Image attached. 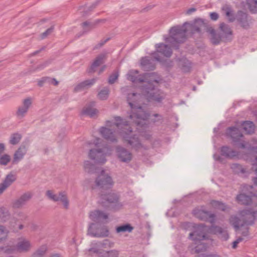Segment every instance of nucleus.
Listing matches in <instances>:
<instances>
[{
  "mask_svg": "<svg viewBox=\"0 0 257 257\" xmlns=\"http://www.w3.org/2000/svg\"><path fill=\"white\" fill-rule=\"evenodd\" d=\"M252 164V169L254 170L256 175H257V157L253 156V159L251 161Z\"/></svg>",
  "mask_w": 257,
  "mask_h": 257,
  "instance_id": "56",
  "label": "nucleus"
},
{
  "mask_svg": "<svg viewBox=\"0 0 257 257\" xmlns=\"http://www.w3.org/2000/svg\"><path fill=\"white\" fill-rule=\"evenodd\" d=\"M21 138L22 136L20 134L18 133L13 134L10 137L9 142L11 144L15 145L19 143Z\"/></svg>",
  "mask_w": 257,
  "mask_h": 257,
  "instance_id": "42",
  "label": "nucleus"
},
{
  "mask_svg": "<svg viewBox=\"0 0 257 257\" xmlns=\"http://www.w3.org/2000/svg\"><path fill=\"white\" fill-rule=\"evenodd\" d=\"M118 77V72H114L113 74H112L108 78V83L110 84H113L115 81L117 79Z\"/></svg>",
  "mask_w": 257,
  "mask_h": 257,
  "instance_id": "50",
  "label": "nucleus"
},
{
  "mask_svg": "<svg viewBox=\"0 0 257 257\" xmlns=\"http://www.w3.org/2000/svg\"><path fill=\"white\" fill-rule=\"evenodd\" d=\"M98 3L96 2L90 6H83L79 9L80 13H83V16H85L88 11H92L97 6Z\"/></svg>",
  "mask_w": 257,
  "mask_h": 257,
  "instance_id": "43",
  "label": "nucleus"
},
{
  "mask_svg": "<svg viewBox=\"0 0 257 257\" xmlns=\"http://www.w3.org/2000/svg\"><path fill=\"white\" fill-rule=\"evenodd\" d=\"M11 161V157L8 154H4L0 157V165L6 166Z\"/></svg>",
  "mask_w": 257,
  "mask_h": 257,
  "instance_id": "45",
  "label": "nucleus"
},
{
  "mask_svg": "<svg viewBox=\"0 0 257 257\" xmlns=\"http://www.w3.org/2000/svg\"><path fill=\"white\" fill-rule=\"evenodd\" d=\"M27 152V149L25 146H21L15 152L13 159L12 160L13 164H17L24 157Z\"/></svg>",
  "mask_w": 257,
  "mask_h": 257,
  "instance_id": "20",
  "label": "nucleus"
},
{
  "mask_svg": "<svg viewBox=\"0 0 257 257\" xmlns=\"http://www.w3.org/2000/svg\"><path fill=\"white\" fill-rule=\"evenodd\" d=\"M219 30L220 31V35L223 39L225 41H229L231 40L232 31L230 27L224 23H222L220 24Z\"/></svg>",
  "mask_w": 257,
  "mask_h": 257,
  "instance_id": "19",
  "label": "nucleus"
},
{
  "mask_svg": "<svg viewBox=\"0 0 257 257\" xmlns=\"http://www.w3.org/2000/svg\"><path fill=\"white\" fill-rule=\"evenodd\" d=\"M206 32L209 35L210 41L213 45H218L223 39L220 34L217 33L211 27L206 28Z\"/></svg>",
  "mask_w": 257,
  "mask_h": 257,
  "instance_id": "18",
  "label": "nucleus"
},
{
  "mask_svg": "<svg viewBox=\"0 0 257 257\" xmlns=\"http://www.w3.org/2000/svg\"><path fill=\"white\" fill-rule=\"evenodd\" d=\"M231 168L232 169H234L235 168L238 169V170H241L242 171L241 166L237 164H233L232 165Z\"/></svg>",
  "mask_w": 257,
  "mask_h": 257,
  "instance_id": "63",
  "label": "nucleus"
},
{
  "mask_svg": "<svg viewBox=\"0 0 257 257\" xmlns=\"http://www.w3.org/2000/svg\"><path fill=\"white\" fill-rule=\"evenodd\" d=\"M141 65L145 71L153 70L155 68L154 64L147 57L142 58L141 60Z\"/></svg>",
  "mask_w": 257,
  "mask_h": 257,
  "instance_id": "30",
  "label": "nucleus"
},
{
  "mask_svg": "<svg viewBox=\"0 0 257 257\" xmlns=\"http://www.w3.org/2000/svg\"><path fill=\"white\" fill-rule=\"evenodd\" d=\"M8 233L9 230L5 226L0 225V242L6 238Z\"/></svg>",
  "mask_w": 257,
  "mask_h": 257,
  "instance_id": "46",
  "label": "nucleus"
},
{
  "mask_svg": "<svg viewBox=\"0 0 257 257\" xmlns=\"http://www.w3.org/2000/svg\"><path fill=\"white\" fill-rule=\"evenodd\" d=\"M32 101L31 97H27L23 100L22 104L18 107L16 113L18 118L22 119L25 117L32 105Z\"/></svg>",
  "mask_w": 257,
  "mask_h": 257,
  "instance_id": "12",
  "label": "nucleus"
},
{
  "mask_svg": "<svg viewBox=\"0 0 257 257\" xmlns=\"http://www.w3.org/2000/svg\"><path fill=\"white\" fill-rule=\"evenodd\" d=\"M244 225H251L254 220L257 217V209H245L239 213Z\"/></svg>",
  "mask_w": 257,
  "mask_h": 257,
  "instance_id": "11",
  "label": "nucleus"
},
{
  "mask_svg": "<svg viewBox=\"0 0 257 257\" xmlns=\"http://www.w3.org/2000/svg\"><path fill=\"white\" fill-rule=\"evenodd\" d=\"M157 52L161 53L166 57H170L172 54L171 48L168 45L159 43L155 45Z\"/></svg>",
  "mask_w": 257,
  "mask_h": 257,
  "instance_id": "23",
  "label": "nucleus"
},
{
  "mask_svg": "<svg viewBox=\"0 0 257 257\" xmlns=\"http://www.w3.org/2000/svg\"><path fill=\"white\" fill-rule=\"evenodd\" d=\"M47 250V246L46 245H43L33 253L31 257H44Z\"/></svg>",
  "mask_w": 257,
  "mask_h": 257,
  "instance_id": "34",
  "label": "nucleus"
},
{
  "mask_svg": "<svg viewBox=\"0 0 257 257\" xmlns=\"http://www.w3.org/2000/svg\"><path fill=\"white\" fill-rule=\"evenodd\" d=\"M6 149V147L4 144L1 143L0 144V155L3 154V153L5 151Z\"/></svg>",
  "mask_w": 257,
  "mask_h": 257,
  "instance_id": "62",
  "label": "nucleus"
},
{
  "mask_svg": "<svg viewBox=\"0 0 257 257\" xmlns=\"http://www.w3.org/2000/svg\"><path fill=\"white\" fill-rule=\"evenodd\" d=\"M151 118V121L154 123H162L163 121V116L158 113L154 114Z\"/></svg>",
  "mask_w": 257,
  "mask_h": 257,
  "instance_id": "47",
  "label": "nucleus"
},
{
  "mask_svg": "<svg viewBox=\"0 0 257 257\" xmlns=\"http://www.w3.org/2000/svg\"><path fill=\"white\" fill-rule=\"evenodd\" d=\"M88 234L95 237H105L108 236L109 230L106 226L91 223L88 229Z\"/></svg>",
  "mask_w": 257,
  "mask_h": 257,
  "instance_id": "6",
  "label": "nucleus"
},
{
  "mask_svg": "<svg viewBox=\"0 0 257 257\" xmlns=\"http://www.w3.org/2000/svg\"><path fill=\"white\" fill-rule=\"evenodd\" d=\"M47 82L49 84H52L54 86H57L59 84V82L55 78H52L49 77H47Z\"/></svg>",
  "mask_w": 257,
  "mask_h": 257,
  "instance_id": "54",
  "label": "nucleus"
},
{
  "mask_svg": "<svg viewBox=\"0 0 257 257\" xmlns=\"http://www.w3.org/2000/svg\"><path fill=\"white\" fill-rule=\"evenodd\" d=\"M49 64V62L48 61H46L44 63L41 64H40L34 70V71H36V70H42L43 69H44L45 67H46L48 64Z\"/></svg>",
  "mask_w": 257,
  "mask_h": 257,
  "instance_id": "57",
  "label": "nucleus"
},
{
  "mask_svg": "<svg viewBox=\"0 0 257 257\" xmlns=\"http://www.w3.org/2000/svg\"><path fill=\"white\" fill-rule=\"evenodd\" d=\"M229 221L230 223L236 229H238L240 226L244 225L241 216H240V218L235 216H232L230 218Z\"/></svg>",
  "mask_w": 257,
  "mask_h": 257,
  "instance_id": "32",
  "label": "nucleus"
},
{
  "mask_svg": "<svg viewBox=\"0 0 257 257\" xmlns=\"http://www.w3.org/2000/svg\"><path fill=\"white\" fill-rule=\"evenodd\" d=\"M247 5L251 13L257 14V0H247Z\"/></svg>",
  "mask_w": 257,
  "mask_h": 257,
  "instance_id": "37",
  "label": "nucleus"
},
{
  "mask_svg": "<svg viewBox=\"0 0 257 257\" xmlns=\"http://www.w3.org/2000/svg\"><path fill=\"white\" fill-rule=\"evenodd\" d=\"M109 40V39H106L104 40H101L97 45H96L95 46V47H94V49H97L99 48H100L101 47H102L108 40Z\"/></svg>",
  "mask_w": 257,
  "mask_h": 257,
  "instance_id": "58",
  "label": "nucleus"
},
{
  "mask_svg": "<svg viewBox=\"0 0 257 257\" xmlns=\"http://www.w3.org/2000/svg\"><path fill=\"white\" fill-rule=\"evenodd\" d=\"M106 54L105 53H101L96 57L91 66L90 69L91 70V72H94L95 71V69L96 67H98L104 62L105 60L106 59Z\"/></svg>",
  "mask_w": 257,
  "mask_h": 257,
  "instance_id": "29",
  "label": "nucleus"
},
{
  "mask_svg": "<svg viewBox=\"0 0 257 257\" xmlns=\"http://www.w3.org/2000/svg\"><path fill=\"white\" fill-rule=\"evenodd\" d=\"M95 184L99 188L106 190L112 186L113 182L110 176L104 171H102L95 180Z\"/></svg>",
  "mask_w": 257,
  "mask_h": 257,
  "instance_id": "8",
  "label": "nucleus"
},
{
  "mask_svg": "<svg viewBox=\"0 0 257 257\" xmlns=\"http://www.w3.org/2000/svg\"><path fill=\"white\" fill-rule=\"evenodd\" d=\"M110 90L108 87H104L97 94L98 99L103 100H106L108 97Z\"/></svg>",
  "mask_w": 257,
  "mask_h": 257,
  "instance_id": "36",
  "label": "nucleus"
},
{
  "mask_svg": "<svg viewBox=\"0 0 257 257\" xmlns=\"http://www.w3.org/2000/svg\"><path fill=\"white\" fill-rule=\"evenodd\" d=\"M97 80V78H93L91 79L85 80L78 83L74 87V92H77L90 88L95 83Z\"/></svg>",
  "mask_w": 257,
  "mask_h": 257,
  "instance_id": "17",
  "label": "nucleus"
},
{
  "mask_svg": "<svg viewBox=\"0 0 257 257\" xmlns=\"http://www.w3.org/2000/svg\"><path fill=\"white\" fill-rule=\"evenodd\" d=\"M104 21V20H97L94 22H90L88 21H86L82 23L81 26L83 27L84 31H87L86 27H88L89 29L88 30H90L94 28V27L98 24L100 22Z\"/></svg>",
  "mask_w": 257,
  "mask_h": 257,
  "instance_id": "38",
  "label": "nucleus"
},
{
  "mask_svg": "<svg viewBox=\"0 0 257 257\" xmlns=\"http://www.w3.org/2000/svg\"><path fill=\"white\" fill-rule=\"evenodd\" d=\"M211 204L213 207L222 211H225L228 208L225 204L219 201L213 200L211 202Z\"/></svg>",
  "mask_w": 257,
  "mask_h": 257,
  "instance_id": "41",
  "label": "nucleus"
},
{
  "mask_svg": "<svg viewBox=\"0 0 257 257\" xmlns=\"http://www.w3.org/2000/svg\"><path fill=\"white\" fill-rule=\"evenodd\" d=\"M154 55V58L158 61H161V58L160 57V56H158V54L155 52L153 54Z\"/></svg>",
  "mask_w": 257,
  "mask_h": 257,
  "instance_id": "64",
  "label": "nucleus"
},
{
  "mask_svg": "<svg viewBox=\"0 0 257 257\" xmlns=\"http://www.w3.org/2000/svg\"><path fill=\"white\" fill-rule=\"evenodd\" d=\"M110 151L109 148L106 146L102 148L92 149L90 150L88 157L96 163L104 164L106 161V157L110 154Z\"/></svg>",
  "mask_w": 257,
  "mask_h": 257,
  "instance_id": "5",
  "label": "nucleus"
},
{
  "mask_svg": "<svg viewBox=\"0 0 257 257\" xmlns=\"http://www.w3.org/2000/svg\"><path fill=\"white\" fill-rule=\"evenodd\" d=\"M221 154L226 158L232 159L238 156V152L227 146H223L221 149Z\"/></svg>",
  "mask_w": 257,
  "mask_h": 257,
  "instance_id": "26",
  "label": "nucleus"
},
{
  "mask_svg": "<svg viewBox=\"0 0 257 257\" xmlns=\"http://www.w3.org/2000/svg\"><path fill=\"white\" fill-rule=\"evenodd\" d=\"M193 213L195 216L200 218L201 220H207L210 219L211 222H213L215 215L214 214L210 213L209 211H204L202 210H194Z\"/></svg>",
  "mask_w": 257,
  "mask_h": 257,
  "instance_id": "21",
  "label": "nucleus"
},
{
  "mask_svg": "<svg viewBox=\"0 0 257 257\" xmlns=\"http://www.w3.org/2000/svg\"><path fill=\"white\" fill-rule=\"evenodd\" d=\"M179 66L181 68L183 71L187 72L189 70L190 63L188 60L182 59L179 60Z\"/></svg>",
  "mask_w": 257,
  "mask_h": 257,
  "instance_id": "39",
  "label": "nucleus"
},
{
  "mask_svg": "<svg viewBox=\"0 0 257 257\" xmlns=\"http://www.w3.org/2000/svg\"><path fill=\"white\" fill-rule=\"evenodd\" d=\"M225 15L228 17L229 22H233L235 18L233 16L232 11L229 8H227L225 10Z\"/></svg>",
  "mask_w": 257,
  "mask_h": 257,
  "instance_id": "51",
  "label": "nucleus"
},
{
  "mask_svg": "<svg viewBox=\"0 0 257 257\" xmlns=\"http://www.w3.org/2000/svg\"><path fill=\"white\" fill-rule=\"evenodd\" d=\"M47 77H43L41 78V79H40L38 81V85L39 86L42 87L44 83H47Z\"/></svg>",
  "mask_w": 257,
  "mask_h": 257,
  "instance_id": "60",
  "label": "nucleus"
},
{
  "mask_svg": "<svg viewBox=\"0 0 257 257\" xmlns=\"http://www.w3.org/2000/svg\"><path fill=\"white\" fill-rule=\"evenodd\" d=\"M57 201H61L63 204L64 208L66 209L68 208L69 201L65 192H59L57 195Z\"/></svg>",
  "mask_w": 257,
  "mask_h": 257,
  "instance_id": "31",
  "label": "nucleus"
},
{
  "mask_svg": "<svg viewBox=\"0 0 257 257\" xmlns=\"http://www.w3.org/2000/svg\"><path fill=\"white\" fill-rule=\"evenodd\" d=\"M138 74L139 71L137 70H131L127 74V79L133 82H146L143 88L144 95L149 101L160 102L163 99V96L155 88L154 84L159 82V80L156 78L155 74L147 73L143 75H138Z\"/></svg>",
  "mask_w": 257,
  "mask_h": 257,
  "instance_id": "3",
  "label": "nucleus"
},
{
  "mask_svg": "<svg viewBox=\"0 0 257 257\" xmlns=\"http://www.w3.org/2000/svg\"><path fill=\"white\" fill-rule=\"evenodd\" d=\"M236 19L243 28L247 29L249 28L250 20L246 13L241 11H238L236 15Z\"/></svg>",
  "mask_w": 257,
  "mask_h": 257,
  "instance_id": "16",
  "label": "nucleus"
},
{
  "mask_svg": "<svg viewBox=\"0 0 257 257\" xmlns=\"http://www.w3.org/2000/svg\"><path fill=\"white\" fill-rule=\"evenodd\" d=\"M91 220L95 222H100L108 218V215L104 212L98 210L91 211L89 214Z\"/></svg>",
  "mask_w": 257,
  "mask_h": 257,
  "instance_id": "22",
  "label": "nucleus"
},
{
  "mask_svg": "<svg viewBox=\"0 0 257 257\" xmlns=\"http://www.w3.org/2000/svg\"><path fill=\"white\" fill-rule=\"evenodd\" d=\"M210 19L213 21H216L218 19V14L216 12L210 13Z\"/></svg>",
  "mask_w": 257,
  "mask_h": 257,
  "instance_id": "59",
  "label": "nucleus"
},
{
  "mask_svg": "<svg viewBox=\"0 0 257 257\" xmlns=\"http://www.w3.org/2000/svg\"><path fill=\"white\" fill-rule=\"evenodd\" d=\"M207 230L209 231V229L206 226L203 224H199L195 227L193 232L190 233L189 237L197 243L198 241L206 239V232Z\"/></svg>",
  "mask_w": 257,
  "mask_h": 257,
  "instance_id": "10",
  "label": "nucleus"
},
{
  "mask_svg": "<svg viewBox=\"0 0 257 257\" xmlns=\"http://www.w3.org/2000/svg\"><path fill=\"white\" fill-rule=\"evenodd\" d=\"M95 102L93 101L90 102V104L84 107L82 111V114L89 116L91 117H93L98 112V110L92 106L95 105Z\"/></svg>",
  "mask_w": 257,
  "mask_h": 257,
  "instance_id": "27",
  "label": "nucleus"
},
{
  "mask_svg": "<svg viewBox=\"0 0 257 257\" xmlns=\"http://www.w3.org/2000/svg\"><path fill=\"white\" fill-rule=\"evenodd\" d=\"M17 176L14 173L11 172L8 174L5 177L3 182L1 184L7 189L10 187L16 180Z\"/></svg>",
  "mask_w": 257,
  "mask_h": 257,
  "instance_id": "28",
  "label": "nucleus"
},
{
  "mask_svg": "<svg viewBox=\"0 0 257 257\" xmlns=\"http://www.w3.org/2000/svg\"><path fill=\"white\" fill-rule=\"evenodd\" d=\"M206 245L204 244H200L195 247V252H199L201 251L205 250L206 248Z\"/></svg>",
  "mask_w": 257,
  "mask_h": 257,
  "instance_id": "55",
  "label": "nucleus"
},
{
  "mask_svg": "<svg viewBox=\"0 0 257 257\" xmlns=\"http://www.w3.org/2000/svg\"><path fill=\"white\" fill-rule=\"evenodd\" d=\"M101 199L102 203L105 204L107 202L109 204V207L114 210H118L121 208L123 206L122 203L119 201L118 195L113 193H109L107 194H102Z\"/></svg>",
  "mask_w": 257,
  "mask_h": 257,
  "instance_id": "7",
  "label": "nucleus"
},
{
  "mask_svg": "<svg viewBox=\"0 0 257 257\" xmlns=\"http://www.w3.org/2000/svg\"><path fill=\"white\" fill-rule=\"evenodd\" d=\"M208 27L203 20L196 19L192 24L186 22L182 26L172 27L169 31L170 37L164 36V39L172 47L177 49L179 48V44L185 41L187 34L200 32L202 29L206 31V28Z\"/></svg>",
  "mask_w": 257,
  "mask_h": 257,
  "instance_id": "2",
  "label": "nucleus"
},
{
  "mask_svg": "<svg viewBox=\"0 0 257 257\" xmlns=\"http://www.w3.org/2000/svg\"><path fill=\"white\" fill-rule=\"evenodd\" d=\"M197 257H221L220 255L216 254H209L206 255L204 256L203 254H200L198 255Z\"/></svg>",
  "mask_w": 257,
  "mask_h": 257,
  "instance_id": "61",
  "label": "nucleus"
},
{
  "mask_svg": "<svg viewBox=\"0 0 257 257\" xmlns=\"http://www.w3.org/2000/svg\"><path fill=\"white\" fill-rule=\"evenodd\" d=\"M46 195L49 199L52 200L55 202H57L58 194H54L52 191H51V190L47 191L46 192Z\"/></svg>",
  "mask_w": 257,
  "mask_h": 257,
  "instance_id": "48",
  "label": "nucleus"
},
{
  "mask_svg": "<svg viewBox=\"0 0 257 257\" xmlns=\"http://www.w3.org/2000/svg\"><path fill=\"white\" fill-rule=\"evenodd\" d=\"M53 30V27H51L48 29L45 32H44L41 34V39H43L46 38L49 35L52 33Z\"/></svg>",
  "mask_w": 257,
  "mask_h": 257,
  "instance_id": "53",
  "label": "nucleus"
},
{
  "mask_svg": "<svg viewBox=\"0 0 257 257\" xmlns=\"http://www.w3.org/2000/svg\"><path fill=\"white\" fill-rule=\"evenodd\" d=\"M236 201L242 205H248L252 203L257 205V195L252 192L241 193L236 196Z\"/></svg>",
  "mask_w": 257,
  "mask_h": 257,
  "instance_id": "9",
  "label": "nucleus"
},
{
  "mask_svg": "<svg viewBox=\"0 0 257 257\" xmlns=\"http://www.w3.org/2000/svg\"><path fill=\"white\" fill-rule=\"evenodd\" d=\"M84 168L86 172L88 173H93L95 170V166L90 161H86L84 163Z\"/></svg>",
  "mask_w": 257,
  "mask_h": 257,
  "instance_id": "44",
  "label": "nucleus"
},
{
  "mask_svg": "<svg viewBox=\"0 0 257 257\" xmlns=\"http://www.w3.org/2000/svg\"><path fill=\"white\" fill-rule=\"evenodd\" d=\"M46 195L49 199L52 200L55 202H57L58 194H54L52 191H51V190L47 191L46 192Z\"/></svg>",
  "mask_w": 257,
  "mask_h": 257,
  "instance_id": "49",
  "label": "nucleus"
},
{
  "mask_svg": "<svg viewBox=\"0 0 257 257\" xmlns=\"http://www.w3.org/2000/svg\"><path fill=\"white\" fill-rule=\"evenodd\" d=\"M133 230V227L129 224H126L116 227V230L117 233L128 232H131Z\"/></svg>",
  "mask_w": 257,
  "mask_h": 257,
  "instance_id": "40",
  "label": "nucleus"
},
{
  "mask_svg": "<svg viewBox=\"0 0 257 257\" xmlns=\"http://www.w3.org/2000/svg\"><path fill=\"white\" fill-rule=\"evenodd\" d=\"M98 245L100 247L101 249H102L103 248H106L107 247H110V242L108 239H105L102 241H97Z\"/></svg>",
  "mask_w": 257,
  "mask_h": 257,
  "instance_id": "52",
  "label": "nucleus"
},
{
  "mask_svg": "<svg viewBox=\"0 0 257 257\" xmlns=\"http://www.w3.org/2000/svg\"><path fill=\"white\" fill-rule=\"evenodd\" d=\"M33 194L27 191L21 195L18 198L13 201L12 207L15 209L20 208L25 205L32 198Z\"/></svg>",
  "mask_w": 257,
  "mask_h": 257,
  "instance_id": "13",
  "label": "nucleus"
},
{
  "mask_svg": "<svg viewBox=\"0 0 257 257\" xmlns=\"http://www.w3.org/2000/svg\"><path fill=\"white\" fill-rule=\"evenodd\" d=\"M242 128L247 134H251L254 132V126L253 122L250 121H244L242 124Z\"/></svg>",
  "mask_w": 257,
  "mask_h": 257,
  "instance_id": "33",
  "label": "nucleus"
},
{
  "mask_svg": "<svg viewBox=\"0 0 257 257\" xmlns=\"http://www.w3.org/2000/svg\"><path fill=\"white\" fill-rule=\"evenodd\" d=\"M209 232L211 233L216 234L218 237L222 240H227L229 238L227 230L219 226L212 225L209 228Z\"/></svg>",
  "mask_w": 257,
  "mask_h": 257,
  "instance_id": "14",
  "label": "nucleus"
},
{
  "mask_svg": "<svg viewBox=\"0 0 257 257\" xmlns=\"http://www.w3.org/2000/svg\"><path fill=\"white\" fill-rule=\"evenodd\" d=\"M117 156L120 161L125 163L130 162L132 159V154L126 149L117 146L116 148Z\"/></svg>",
  "mask_w": 257,
  "mask_h": 257,
  "instance_id": "15",
  "label": "nucleus"
},
{
  "mask_svg": "<svg viewBox=\"0 0 257 257\" xmlns=\"http://www.w3.org/2000/svg\"><path fill=\"white\" fill-rule=\"evenodd\" d=\"M226 134L231 138L234 142H238L243 136L239 129L233 126L229 127L227 130Z\"/></svg>",
  "mask_w": 257,
  "mask_h": 257,
  "instance_id": "24",
  "label": "nucleus"
},
{
  "mask_svg": "<svg viewBox=\"0 0 257 257\" xmlns=\"http://www.w3.org/2000/svg\"><path fill=\"white\" fill-rule=\"evenodd\" d=\"M31 248L30 242L25 238H19L16 245H8L0 247L1 253H12L15 250L20 252L29 251Z\"/></svg>",
  "mask_w": 257,
  "mask_h": 257,
  "instance_id": "4",
  "label": "nucleus"
},
{
  "mask_svg": "<svg viewBox=\"0 0 257 257\" xmlns=\"http://www.w3.org/2000/svg\"><path fill=\"white\" fill-rule=\"evenodd\" d=\"M10 218V213L5 207H0V220L6 221Z\"/></svg>",
  "mask_w": 257,
  "mask_h": 257,
  "instance_id": "35",
  "label": "nucleus"
},
{
  "mask_svg": "<svg viewBox=\"0 0 257 257\" xmlns=\"http://www.w3.org/2000/svg\"><path fill=\"white\" fill-rule=\"evenodd\" d=\"M142 96L137 93H128L127 101L131 108L129 113L128 122L123 120L119 116L115 117V122L107 121L106 127H101L99 132L106 140L112 143L117 141V134H119L123 139L124 142L131 146L133 149L139 150L144 148L138 137L132 135V128L130 125L134 124L138 126H144L149 114L140 106L139 102Z\"/></svg>",
  "mask_w": 257,
  "mask_h": 257,
  "instance_id": "1",
  "label": "nucleus"
},
{
  "mask_svg": "<svg viewBox=\"0 0 257 257\" xmlns=\"http://www.w3.org/2000/svg\"><path fill=\"white\" fill-rule=\"evenodd\" d=\"M97 244L98 242L95 241L91 242L90 247L87 251V253L88 255H92L93 254H95L99 256L102 255L103 251Z\"/></svg>",
  "mask_w": 257,
  "mask_h": 257,
  "instance_id": "25",
  "label": "nucleus"
}]
</instances>
